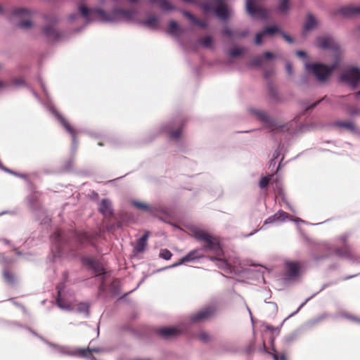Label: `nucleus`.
<instances>
[{"instance_id":"obj_1","label":"nucleus","mask_w":360,"mask_h":360,"mask_svg":"<svg viewBox=\"0 0 360 360\" xmlns=\"http://www.w3.org/2000/svg\"><path fill=\"white\" fill-rule=\"evenodd\" d=\"M317 47L323 49H329V54L334 58V62L330 66L323 63H306L305 69L309 74L313 75L318 80L325 81L331 72L340 65V51L337 42L330 37L321 36L316 40Z\"/></svg>"},{"instance_id":"obj_2","label":"nucleus","mask_w":360,"mask_h":360,"mask_svg":"<svg viewBox=\"0 0 360 360\" xmlns=\"http://www.w3.org/2000/svg\"><path fill=\"white\" fill-rule=\"evenodd\" d=\"M79 11L83 16L88 18L89 16L96 18L98 20L104 22H116L122 20H130L134 13L132 11H123L115 10L110 13L101 10H89L84 5L79 6Z\"/></svg>"},{"instance_id":"obj_3","label":"nucleus","mask_w":360,"mask_h":360,"mask_svg":"<svg viewBox=\"0 0 360 360\" xmlns=\"http://www.w3.org/2000/svg\"><path fill=\"white\" fill-rule=\"evenodd\" d=\"M194 236L198 240H203L206 243L207 245L205 246V249L211 250L216 255L214 259L219 262L218 264L219 268H228L229 265L227 262L220 258L223 255V251L220 246L219 240L217 238L212 236L205 231L198 229L194 230Z\"/></svg>"},{"instance_id":"obj_4","label":"nucleus","mask_w":360,"mask_h":360,"mask_svg":"<svg viewBox=\"0 0 360 360\" xmlns=\"http://www.w3.org/2000/svg\"><path fill=\"white\" fill-rule=\"evenodd\" d=\"M245 1L246 11L251 17L255 19H264L267 17L268 11L258 4L259 0Z\"/></svg>"},{"instance_id":"obj_5","label":"nucleus","mask_w":360,"mask_h":360,"mask_svg":"<svg viewBox=\"0 0 360 360\" xmlns=\"http://www.w3.org/2000/svg\"><path fill=\"white\" fill-rule=\"evenodd\" d=\"M341 79L355 87L360 81V70L356 68H349L342 73Z\"/></svg>"},{"instance_id":"obj_6","label":"nucleus","mask_w":360,"mask_h":360,"mask_svg":"<svg viewBox=\"0 0 360 360\" xmlns=\"http://www.w3.org/2000/svg\"><path fill=\"white\" fill-rule=\"evenodd\" d=\"M204 10L207 13L214 11L215 15L221 19L227 18L231 13L230 10L221 3L219 4L216 8H213L210 4H206L204 6Z\"/></svg>"},{"instance_id":"obj_7","label":"nucleus","mask_w":360,"mask_h":360,"mask_svg":"<svg viewBox=\"0 0 360 360\" xmlns=\"http://www.w3.org/2000/svg\"><path fill=\"white\" fill-rule=\"evenodd\" d=\"M279 28L277 26L267 27L262 32H259L255 37V44H262L268 37L272 36L274 33L278 32Z\"/></svg>"},{"instance_id":"obj_8","label":"nucleus","mask_w":360,"mask_h":360,"mask_svg":"<svg viewBox=\"0 0 360 360\" xmlns=\"http://www.w3.org/2000/svg\"><path fill=\"white\" fill-rule=\"evenodd\" d=\"M212 313H213V311L211 309H210V308L205 309L203 310L198 311L195 315H193L192 316V320L193 321H201L205 320V319H208L209 317H210L211 315L212 314Z\"/></svg>"},{"instance_id":"obj_9","label":"nucleus","mask_w":360,"mask_h":360,"mask_svg":"<svg viewBox=\"0 0 360 360\" xmlns=\"http://www.w3.org/2000/svg\"><path fill=\"white\" fill-rule=\"evenodd\" d=\"M148 238V233H146L136 243L134 247V251L137 253L143 252L147 245V240Z\"/></svg>"},{"instance_id":"obj_10","label":"nucleus","mask_w":360,"mask_h":360,"mask_svg":"<svg viewBox=\"0 0 360 360\" xmlns=\"http://www.w3.org/2000/svg\"><path fill=\"white\" fill-rule=\"evenodd\" d=\"M100 212L105 217L112 214L111 202L108 200H103L99 205Z\"/></svg>"},{"instance_id":"obj_11","label":"nucleus","mask_w":360,"mask_h":360,"mask_svg":"<svg viewBox=\"0 0 360 360\" xmlns=\"http://www.w3.org/2000/svg\"><path fill=\"white\" fill-rule=\"evenodd\" d=\"M300 264L296 262H286V274L288 276L292 277L298 274L300 270Z\"/></svg>"},{"instance_id":"obj_12","label":"nucleus","mask_w":360,"mask_h":360,"mask_svg":"<svg viewBox=\"0 0 360 360\" xmlns=\"http://www.w3.org/2000/svg\"><path fill=\"white\" fill-rule=\"evenodd\" d=\"M318 25L316 19L312 15H308L304 27V32L314 29Z\"/></svg>"},{"instance_id":"obj_13","label":"nucleus","mask_w":360,"mask_h":360,"mask_svg":"<svg viewBox=\"0 0 360 360\" xmlns=\"http://www.w3.org/2000/svg\"><path fill=\"white\" fill-rule=\"evenodd\" d=\"M44 32L51 39H57L59 36L58 31L53 25L46 27L44 29Z\"/></svg>"},{"instance_id":"obj_14","label":"nucleus","mask_w":360,"mask_h":360,"mask_svg":"<svg viewBox=\"0 0 360 360\" xmlns=\"http://www.w3.org/2000/svg\"><path fill=\"white\" fill-rule=\"evenodd\" d=\"M286 218H288V214L284 212H279L276 213L275 215L268 218L265 221L267 223H272L276 221H284Z\"/></svg>"},{"instance_id":"obj_15","label":"nucleus","mask_w":360,"mask_h":360,"mask_svg":"<svg viewBox=\"0 0 360 360\" xmlns=\"http://www.w3.org/2000/svg\"><path fill=\"white\" fill-rule=\"evenodd\" d=\"M179 330L176 328H165L160 330V334L163 337L169 338L176 335Z\"/></svg>"},{"instance_id":"obj_16","label":"nucleus","mask_w":360,"mask_h":360,"mask_svg":"<svg viewBox=\"0 0 360 360\" xmlns=\"http://www.w3.org/2000/svg\"><path fill=\"white\" fill-rule=\"evenodd\" d=\"M143 24L148 28L155 29L158 27V20L155 17H150L144 22Z\"/></svg>"},{"instance_id":"obj_17","label":"nucleus","mask_w":360,"mask_h":360,"mask_svg":"<svg viewBox=\"0 0 360 360\" xmlns=\"http://www.w3.org/2000/svg\"><path fill=\"white\" fill-rule=\"evenodd\" d=\"M197 252H198V250H193V251L191 252L187 255L181 259L180 262L174 264L173 266H178L179 264H183L184 262H191V261L193 260L196 257H195V254H196Z\"/></svg>"},{"instance_id":"obj_18","label":"nucleus","mask_w":360,"mask_h":360,"mask_svg":"<svg viewBox=\"0 0 360 360\" xmlns=\"http://www.w3.org/2000/svg\"><path fill=\"white\" fill-rule=\"evenodd\" d=\"M197 252H198V250H193V251L191 252L187 255L181 259L180 262L174 264L173 266H178L179 264H183L184 262H191V261L193 260L196 257H195V254H196Z\"/></svg>"},{"instance_id":"obj_19","label":"nucleus","mask_w":360,"mask_h":360,"mask_svg":"<svg viewBox=\"0 0 360 360\" xmlns=\"http://www.w3.org/2000/svg\"><path fill=\"white\" fill-rule=\"evenodd\" d=\"M180 28L178 24L174 21H171L169 25L168 32L174 36L178 35Z\"/></svg>"},{"instance_id":"obj_20","label":"nucleus","mask_w":360,"mask_h":360,"mask_svg":"<svg viewBox=\"0 0 360 360\" xmlns=\"http://www.w3.org/2000/svg\"><path fill=\"white\" fill-rule=\"evenodd\" d=\"M289 8V0H279L278 10L280 13H285Z\"/></svg>"},{"instance_id":"obj_21","label":"nucleus","mask_w":360,"mask_h":360,"mask_svg":"<svg viewBox=\"0 0 360 360\" xmlns=\"http://www.w3.org/2000/svg\"><path fill=\"white\" fill-rule=\"evenodd\" d=\"M58 298L57 300V303H58V307L63 309L72 310L74 309V307H72L70 305H65L63 304L62 298H61L62 292H61L60 289L58 290Z\"/></svg>"},{"instance_id":"obj_22","label":"nucleus","mask_w":360,"mask_h":360,"mask_svg":"<svg viewBox=\"0 0 360 360\" xmlns=\"http://www.w3.org/2000/svg\"><path fill=\"white\" fill-rule=\"evenodd\" d=\"M184 15L189 18L193 22H194L196 25H200V27H205V24L204 22H201L198 19H196L192 14H191L188 12H184Z\"/></svg>"},{"instance_id":"obj_23","label":"nucleus","mask_w":360,"mask_h":360,"mask_svg":"<svg viewBox=\"0 0 360 360\" xmlns=\"http://www.w3.org/2000/svg\"><path fill=\"white\" fill-rule=\"evenodd\" d=\"M200 44L206 48H210L212 46L213 41L210 37H205L202 39L200 41Z\"/></svg>"},{"instance_id":"obj_24","label":"nucleus","mask_w":360,"mask_h":360,"mask_svg":"<svg viewBox=\"0 0 360 360\" xmlns=\"http://www.w3.org/2000/svg\"><path fill=\"white\" fill-rule=\"evenodd\" d=\"M58 119H59L60 122H61V124L63 125V127L65 128V129L69 133H70L71 134H72L74 136V130L70 127V125L67 122V121L62 117H58Z\"/></svg>"},{"instance_id":"obj_25","label":"nucleus","mask_w":360,"mask_h":360,"mask_svg":"<svg viewBox=\"0 0 360 360\" xmlns=\"http://www.w3.org/2000/svg\"><path fill=\"white\" fill-rule=\"evenodd\" d=\"M32 12L27 8H21L17 11L16 15L19 17H27L31 15Z\"/></svg>"},{"instance_id":"obj_26","label":"nucleus","mask_w":360,"mask_h":360,"mask_svg":"<svg viewBox=\"0 0 360 360\" xmlns=\"http://www.w3.org/2000/svg\"><path fill=\"white\" fill-rule=\"evenodd\" d=\"M160 255L163 259L168 260L171 258L172 255L169 250L164 249L161 250Z\"/></svg>"},{"instance_id":"obj_27","label":"nucleus","mask_w":360,"mask_h":360,"mask_svg":"<svg viewBox=\"0 0 360 360\" xmlns=\"http://www.w3.org/2000/svg\"><path fill=\"white\" fill-rule=\"evenodd\" d=\"M338 125L340 127L346 128L349 130L354 129V125L352 122H340V123H338Z\"/></svg>"},{"instance_id":"obj_28","label":"nucleus","mask_w":360,"mask_h":360,"mask_svg":"<svg viewBox=\"0 0 360 360\" xmlns=\"http://www.w3.org/2000/svg\"><path fill=\"white\" fill-rule=\"evenodd\" d=\"M77 309L80 312H87L88 305L85 303H80L77 305Z\"/></svg>"},{"instance_id":"obj_29","label":"nucleus","mask_w":360,"mask_h":360,"mask_svg":"<svg viewBox=\"0 0 360 360\" xmlns=\"http://www.w3.org/2000/svg\"><path fill=\"white\" fill-rule=\"evenodd\" d=\"M269 181V177H263V178H262V179L259 181V186L262 188L266 187L268 185Z\"/></svg>"},{"instance_id":"obj_30","label":"nucleus","mask_w":360,"mask_h":360,"mask_svg":"<svg viewBox=\"0 0 360 360\" xmlns=\"http://www.w3.org/2000/svg\"><path fill=\"white\" fill-rule=\"evenodd\" d=\"M32 25V22L30 20L22 21L20 23V27L22 28H29Z\"/></svg>"},{"instance_id":"obj_31","label":"nucleus","mask_w":360,"mask_h":360,"mask_svg":"<svg viewBox=\"0 0 360 360\" xmlns=\"http://www.w3.org/2000/svg\"><path fill=\"white\" fill-rule=\"evenodd\" d=\"M243 49L240 48H235L231 51V55L232 56H238L240 53H242Z\"/></svg>"},{"instance_id":"obj_32","label":"nucleus","mask_w":360,"mask_h":360,"mask_svg":"<svg viewBox=\"0 0 360 360\" xmlns=\"http://www.w3.org/2000/svg\"><path fill=\"white\" fill-rule=\"evenodd\" d=\"M258 117H259L261 120H264V121H266V120L267 121V120H268V116H267V115H266V113H264V112H259L258 113Z\"/></svg>"},{"instance_id":"obj_33","label":"nucleus","mask_w":360,"mask_h":360,"mask_svg":"<svg viewBox=\"0 0 360 360\" xmlns=\"http://www.w3.org/2000/svg\"><path fill=\"white\" fill-rule=\"evenodd\" d=\"M136 207L141 209H148V205L141 202H134V203Z\"/></svg>"},{"instance_id":"obj_34","label":"nucleus","mask_w":360,"mask_h":360,"mask_svg":"<svg viewBox=\"0 0 360 360\" xmlns=\"http://www.w3.org/2000/svg\"><path fill=\"white\" fill-rule=\"evenodd\" d=\"M4 277L8 281H12L13 280V276L12 275L8 272V271H5L4 274Z\"/></svg>"},{"instance_id":"obj_35","label":"nucleus","mask_w":360,"mask_h":360,"mask_svg":"<svg viewBox=\"0 0 360 360\" xmlns=\"http://www.w3.org/2000/svg\"><path fill=\"white\" fill-rule=\"evenodd\" d=\"M179 136H180V131H176V132H172V133H171V137H172V138H174V139H176V138H178Z\"/></svg>"},{"instance_id":"obj_36","label":"nucleus","mask_w":360,"mask_h":360,"mask_svg":"<svg viewBox=\"0 0 360 360\" xmlns=\"http://www.w3.org/2000/svg\"><path fill=\"white\" fill-rule=\"evenodd\" d=\"M283 38H284V39H285L288 42H289V43H292V38H291L290 36H288V35H287V34H283Z\"/></svg>"},{"instance_id":"obj_37","label":"nucleus","mask_w":360,"mask_h":360,"mask_svg":"<svg viewBox=\"0 0 360 360\" xmlns=\"http://www.w3.org/2000/svg\"><path fill=\"white\" fill-rule=\"evenodd\" d=\"M88 353H89L88 349H81L79 351V354L82 356H86Z\"/></svg>"},{"instance_id":"obj_38","label":"nucleus","mask_w":360,"mask_h":360,"mask_svg":"<svg viewBox=\"0 0 360 360\" xmlns=\"http://www.w3.org/2000/svg\"><path fill=\"white\" fill-rule=\"evenodd\" d=\"M296 54L300 56V57H305L306 56V53L304 51H298L296 52Z\"/></svg>"},{"instance_id":"obj_39","label":"nucleus","mask_w":360,"mask_h":360,"mask_svg":"<svg viewBox=\"0 0 360 360\" xmlns=\"http://www.w3.org/2000/svg\"><path fill=\"white\" fill-rule=\"evenodd\" d=\"M286 70H287L288 72L289 73V75H291L292 73V66L290 64H289V63L287 64Z\"/></svg>"},{"instance_id":"obj_40","label":"nucleus","mask_w":360,"mask_h":360,"mask_svg":"<svg viewBox=\"0 0 360 360\" xmlns=\"http://www.w3.org/2000/svg\"><path fill=\"white\" fill-rule=\"evenodd\" d=\"M264 56L266 59H269V58H273V54L270 52H266L265 54H264Z\"/></svg>"},{"instance_id":"obj_41","label":"nucleus","mask_w":360,"mask_h":360,"mask_svg":"<svg viewBox=\"0 0 360 360\" xmlns=\"http://www.w3.org/2000/svg\"><path fill=\"white\" fill-rule=\"evenodd\" d=\"M185 2H192L193 0H183Z\"/></svg>"},{"instance_id":"obj_42","label":"nucleus","mask_w":360,"mask_h":360,"mask_svg":"<svg viewBox=\"0 0 360 360\" xmlns=\"http://www.w3.org/2000/svg\"><path fill=\"white\" fill-rule=\"evenodd\" d=\"M281 360H285V357L284 356H281Z\"/></svg>"},{"instance_id":"obj_43","label":"nucleus","mask_w":360,"mask_h":360,"mask_svg":"<svg viewBox=\"0 0 360 360\" xmlns=\"http://www.w3.org/2000/svg\"><path fill=\"white\" fill-rule=\"evenodd\" d=\"M3 86H4V84L1 82H0V88H1Z\"/></svg>"},{"instance_id":"obj_44","label":"nucleus","mask_w":360,"mask_h":360,"mask_svg":"<svg viewBox=\"0 0 360 360\" xmlns=\"http://www.w3.org/2000/svg\"><path fill=\"white\" fill-rule=\"evenodd\" d=\"M205 338H206L205 336H202L201 337V339L205 340Z\"/></svg>"},{"instance_id":"obj_45","label":"nucleus","mask_w":360,"mask_h":360,"mask_svg":"<svg viewBox=\"0 0 360 360\" xmlns=\"http://www.w3.org/2000/svg\"><path fill=\"white\" fill-rule=\"evenodd\" d=\"M261 63L260 62H255V64H257V65H259Z\"/></svg>"},{"instance_id":"obj_46","label":"nucleus","mask_w":360,"mask_h":360,"mask_svg":"<svg viewBox=\"0 0 360 360\" xmlns=\"http://www.w3.org/2000/svg\"><path fill=\"white\" fill-rule=\"evenodd\" d=\"M274 359H277V357H276V355H274Z\"/></svg>"},{"instance_id":"obj_47","label":"nucleus","mask_w":360,"mask_h":360,"mask_svg":"<svg viewBox=\"0 0 360 360\" xmlns=\"http://www.w3.org/2000/svg\"><path fill=\"white\" fill-rule=\"evenodd\" d=\"M357 95L360 96V91L358 92Z\"/></svg>"}]
</instances>
